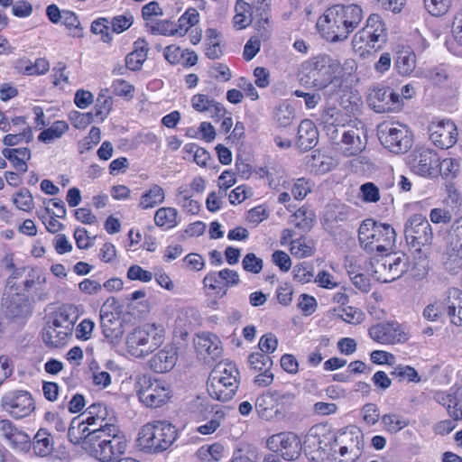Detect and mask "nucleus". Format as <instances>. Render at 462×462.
<instances>
[{"label": "nucleus", "mask_w": 462, "mask_h": 462, "mask_svg": "<svg viewBox=\"0 0 462 462\" xmlns=\"http://www.w3.org/2000/svg\"><path fill=\"white\" fill-rule=\"evenodd\" d=\"M107 93V89L101 90V92L97 96L95 106V116H100L102 121L108 115L112 107V100L111 97H108Z\"/></svg>", "instance_id": "nucleus-47"}, {"label": "nucleus", "mask_w": 462, "mask_h": 462, "mask_svg": "<svg viewBox=\"0 0 462 462\" xmlns=\"http://www.w3.org/2000/svg\"><path fill=\"white\" fill-rule=\"evenodd\" d=\"M350 217V208L345 205L329 206L325 213V220L341 223L348 220Z\"/></svg>", "instance_id": "nucleus-44"}, {"label": "nucleus", "mask_w": 462, "mask_h": 462, "mask_svg": "<svg viewBox=\"0 0 462 462\" xmlns=\"http://www.w3.org/2000/svg\"><path fill=\"white\" fill-rule=\"evenodd\" d=\"M178 211L174 208H161L154 215L156 226L171 229L178 225Z\"/></svg>", "instance_id": "nucleus-37"}, {"label": "nucleus", "mask_w": 462, "mask_h": 462, "mask_svg": "<svg viewBox=\"0 0 462 462\" xmlns=\"http://www.w3.org/2000/svg\"><path fill=\"white\" fill-rule=\"evenodd\" d=\"M428 128L430 140L441 149L450 148L457 141V126L450 120L431 122Z\"/></svg>", "instance_id": "nucleus-16"}, {"label": "nucleus", "mask_w": 462, "mask_h": 462, "mask_svg": "<svg viewBox=\"0 0 462 462\" xmlns=\"http://www.w3.org/2000/svg\"><path fill=\"white\" fill-rule=\"evenodd\" d=\"M177 199L178 204L189 214H197L199 210V203L194 199H191V194H189L186 187H180L177 189Z\"/></svg>", "instance_id": "nucleus-43"}, {"label": "nucleus", "mask_w": 462, "mask_h": 462, "mask_svg": "<svg viewBox=\"0 0 462 462\" xmlns=\"http://www.w3.org/2000/svg\"><path fill=\"white\" fill-rule=\"evenodd\" d=\"M228 383L222 384L220 379L208 378L207 382V390L209 396L220 402L231 400L238 389V379L229 378Z\"/></svg>", "instance_id": "nucleus-25"}, {"label": "nucleus", "mask_w": 462, "mask_h": 462, "mask_svg": "<svg viewBox=\"0 0 462 462\" xmlns=\"http://www.w3.org/2000/svg\"><path fill=\"white\" fill-rule=\"evenodd\" d=\"M305 83L317 89H323L334 82L339 69V62L328 55H319L303 65Z\"/></svg>", "instance_id": "nucleus-4"}, {"label": "nucleus", "mask_w": 462, "mask_h": 462, "mask_svg": "<svg viewBox=\"0 0 462 462\" xmlns=\"http://www.w3.org/2000/svg\"><path fill=\"white\" fill-rule=\"evenodd\" d=\"M250 367L255 371L268 370L273 365L271 357L263 353H252L248 356Z\"/></svg>", "instance_id": "nucleus-49"}, {"label": "nucleus", "mask_w": 462, "mask_h": 462, "mask_svg": "<svg viewBox=\"0 0 462 462\" xmlns=\"http://www.w3.org/2000/svg\"><path fill=\"white\" fill-rule=\"evenodd\" d=\"M61 22L69 30L71 31V36L78 38L83 36V28L81 27L80 22L75 13L69 10H63Z\"/></svg>", "instance_id": "nucleus-46"}, {"label": "nucleus", "mask_w": 462, "mask_h": 462, "mask_svg": "<svg viewBox=\"0 0 462 462\" xmlns=\"http://www.w3.org/2000/svg\"><path fill=\"white\" fill-rule=\"evenodd\" d=\"M102 333L107 341L117 345L124 335L123 322L117 313H106L100 315Z\"/></svg>", "instance_id": "nucleus-22"}, {"label": "nucleus", "mask_w": 462, "mask_h": 462, "mask_svg": "<svg viewBox=\"0 0 462 462\" xmlns=\"http://www.w3.org/2000/svg\"><path fill=\"white\" fill-rule=\"evenodd\" d=\"M312 185L305 178L298 179L293 184L291 193L296 199H303L311 190Z\"/></svg>", "instance_id": "nucleus-61"}, {"label": "nucleus", "mask_w": 462, "mask_h": 462, "mask_svg": "<svg viewBox=\"0 0 462 462\" xmlns=\"http://www.w3.org/2000/svg\"><path fill=\"white\" fill-rule=\"evenodd\" d=\"M177 438L175 427L165 420H156L143 425L138 433L139 447L150 453L168 449Z\"/></svg>", "instance_id": "nucleus-2"}, {"label": "nucleus", "mask_w": 462, "mask_h": 462, "mask_svg": "<svg viewBox=\"0 0 462 462\" xmlns=\"http://www.w3.org/2000/svg\"><path fill=\"white\" fill-rule=\"evenodd\" d=\"M291 217V223L296 227L303 230L304 232H307L312 228L316 216L312 210L302 207L299 208Z\"/></svg>", "instance_id": "nucleus-36"}, {"label": "nucleus", "mask_w": 462, "mask_h": 462, "mask_svg": "<svg viewBox=\"0 0 462 462\" xmlns=\"http://www.w3.org/2000/svg\"><path fill=\"white\" fill-rule=\"evenodd\" d=\"M269 449L279 453L282 457L288 461L297 459L301 452V441L293 432H280L272 435L267 439Z\"/></svg>", "instance_id": "nucleus-12"}, {"label": "nucleus", "mask_w": 462, "mask_h": 462, "mask_svg": "<svg viewBox=\"0 0 462 462\" xmlns=\"http://www.w3.org/2000/svg\"><path fill=\"white\" fill-rule=\"evenodd\" d=\"M33 451L37 456L46 457L53 449V442L50 433L45 429H40L33 438Z\"/></svg>", "instance_id": "nucleus-34"}, {"label": "nucleus", "mask_w": 462, "mask_h": 462, "mask_svg": "<svg viewBox=\"0 0 462 462\" xmlns=\"http://www.w3.org/2000/svg\"><path fill=\"white\" fill-rule=\"evenodd\" d=\"M445 312L450 318L452 324L462 326V292L460 290L451 288L447 292V297L441 302Z\"/></svg>", "instance_id": "nucleus-26"}, {"label": "nucleus", "mask_w": 462, "mask_h": 462, "mask_svg": "<svg viewBox=\"0 0 462 462\" xmlns=\"http://www.w3.org/2000/svg\"><path fill=\"white\" fill-rule=\"evenodd\" d=\"M33 138V134L31 126H24L22 132L13 133L4 137L3 143L6 146H14L22 143H30Z\"/></svg>", "instance_id": "nucleus-45"}, {"label": "nucleus", "mask_w": 462, "mask_h": 462, "mask_svg": "<svg viewBox=\"0 0 462 462\" xmlns=\"http://www.w3.org/2000/svg\"><path fill=\"white\" fill-rule=\"evenodd\" d=\"M91 454L102 462H110L113 460V451L109 448V441L102 440L98 447H93Z\"/></svg>", "instance_id": "nucleus-60"}, {"label": "nucleus", "mask_w": 462, "mask_h": 462, "mask_svg": "<svg viewBox=\"0 0 462 462\" xmlns=\"http://www.w3.org/2000/svg\"><path fill=\"white\" fill-rule=\"evenodd\" d=\"M165 199L164 190L157 184L152 185L148 191L141 197L139 207L143 209L154 208L163 202Z\"/></svg>", "instance_id": "nucleus-35"}, {"label": "nucleus", "mask_w": 462, "mask_h": 462, "mask_svg": "<svg viewBox=\"0 0 462 462\" xmlns=\"http://www.w3.org/2000/svg\"><path fill=\"white\" fill-rule=\"evenodd\" d=\"M162 342V330L150 324L134 328L126 337L128 350L136 357L148 356L157 349Z\"/></svg>", "instance_id": "nucleus-6"}, {"label": "nucleus", "mask_w": 462, "mask_h": 462, "mask_svg": "<svg viewBox=\"0 0 462 462\" xmlns=\"http://www.w3.org/2000/svg\"><path fill=\"white\" fill-rule=\"evenodd\" d=\"M439 157L430 149H421L414 154L412 169L423 177H434L438 174Z\"/></svg>", "instance_id": "nucleus-20"}, {"label": "nucleus", "mask_w": 462, "mask_h": 462, "mask_svg": "<svg viewBox=\"0 0 462 462\" xmlns=\"http://www.w3.org/2000/svg\"><path fill=\"white\" fill-rule=\"evenodd\" d=\"M69 129V125L65 121H56L52 125L43 130L39 135L40 142L50 143L53 140L61 137V135Z\"/></svg>", "instance_id": "nucleus-41"}, {"label": "nucleus", "mask_w": 462, "mask_h": 462, "mask_svg": "<svg viewBox=\"0 0 462 462\" xmlns=\"http://www.w3.org/2000/svg\"><path fill=\"white\" fill-rule=\"evenodd\" d=\"M3 298V311L11 319L24 318L31 313L28 297L23 293L6 291Z\"/></svg>", "instance_id": "nucleus-19"}, {"label": "nucleus", "mask_w": 462, "mask_h": 462, "mask_svg": "<svg viewBox=\"0 0 462 462\" xmlns=\"http://www.w3.org/2000/svg\"><path fill=\"white\" fill-rule=\"evenodd\" d=\"M387 41L386 28L380 15L372 14L369 15L366 24L353 37L352 44L356 51L361 55L371 49H381Z\"/></svg>", "instance_id": "nucleus-5"}, {"label": "nucleus", "mask_w": 462, "mask_h": 462, "mask_svg": "<svg viewBox=\"0 0 462 462\" xmlns=\"http://www.w3.org/2000/svg\"><path fill=\"white\" fill-rule=\"evenodd\" d=\"M137 390L140 402L147 407L157 408L163 405L171 397V391L162 382L143 378Z\"/></svg>", "instance_id": "nucleus-13"}, {"label": "nucleus", "mask_w": 462, "mask_h": 462, "mask_svg": "<svg viewBox=\"0 0 462 462\" xmlns=\"http://www.w3.org/2000/svg\"><path fill=\"white\" fill-rule=\"evenodd\" d=\"M404 235L407 244L426 258L433 240V232L428 219L421 214L411 216L405 223Z\"/></svg>", "instance_id": "nucleus-7"}, {"label": "nucleus", "mask_w": 462, "mask_h": 462, "mask_svg": "<svg viewBox=\"0 0 462 462\" xmlns=\"http://www.w3.org/2000/svg\"><path fill=\"white\" fill-rule=\"evenodd\" d=\"M84 414L86 415L84 421L88 426H99L106 422V408L102 403L91 404Z\"/></svg>", "instance_id": "nucleus-39"}, {"label": "nucleus", "mask_w": 462, "mask_h": 462, "mask_svg": "<svg viewBox=\"0 0 462 462\" xmlns=\"http://www.w3.org/2000/svg\"><path fill=\"white\" fill-rule=\"evenodd\" d=\"M108 24L109 21L106 18H99L91 24V32L95 34H101L102 41L106 43L112 41Z\"/></svg>", "instance_id": "nucleus-55"}, {"label": "nucleus", "mask_w": 462, "mask_h": 462, "mask_svg": "<svg viewBox=\"0 0 462 462\" xmlns=\"http://www.w3.org/2000/svg\"><path fill=\"white\" fill-rule=\"evenodd\" d=\"M409 268V260L405 254H389L378 264L374 273L378 281L391 282L402 277Z\"/></svg>", "instance_id": "nucleus-14"}, {"label": "nucleus", "mask_w": 462, "mask_h": 462, "mask_svg": "<svg viewBox=\"0 0 462 462\" xmlns=\"http://www.w3.org/2000/svg\"><path fill=\"white\" fill-rule=\"evenodd\" d=\"M69 120L74 127L82 129L86 128L94 120V115L92 113H80L73 111L69 114Z\"/></svg>", "instance_id": "nucleus-59"}, {"label": "nucleus", "mask_w": 462, "mask_h": 462, "mask_svg": "<svg viewBox=\"0 0 462 462\" xmlns=\"http://www.w3.org/2000/svg\"><path fill=\"white\" fill-rule=\"evenodd\" d=\"M343 16L337 5L328 8L317 22V28L323 38L331 42H341L349 36V30L345 29Z\"/></svg>", "instance_id": "nucleus-10"}, {"label": "nucleus", "mask_w": 462, "mask_h": 462, "mask_svg": "<svg viewBox=\"0 0 462 462\" xmlns=\"http://www.w3.org/2000/svg\"><path fill=\"white\" fill-rule=\"evenodd\" d=\"M382 424L383 429L391 433L395 434L406 428L410 424V420L397 413H387L382 416Z\"/></svg>", "instance_id": "nucleus-38"}, {"label": "nucleus", "mask_w": 462, "mask_h": 462, "mask_svg": "<svg viewBox=\"0 0 462 462\" xmlns=\"http://www.w3.org/2000/svg\"><path fill=\"white\" fill-rule=\"evenodd\" d=\"M32 196L29 189H22L14 199L15 206L22 210L27 211L32 208Z\"/></svg>", "instance_id": "nucleus-62"}, {"label": "nucleus", "mask_w": 462, "mask_h": 462, "mask_svg": "<svg viewBox=\"0 0 462 462\" xmlns=\"http://www.w3.org/2000/svg\"><path fill=\"white\" fill-rule=\"evenodd\" d=\"M293 275L294 279L301 283L310 282L314 276L311 268L304 263L294 266Z\"/></svg>", "instance_id": "nucleus-64"}, {"label": "nucleus", "mask_w": 462, "mask_h": 462, "mask_svg": "<svg viewBox=\"0 0 462 462\" xmlns=\"http://www.w3.org/2000/svg\"><path fill=\"white\" fill-rule=\"evenodd\" d=\"M345 22V29L349 30V34L355 31L363 19V10L357 5H337Z\"/></svg>", "instance_id": "nucleus-32"}, {"label": "nucleus", "mask_w": 462, "mask_h": 462, "mask_svg": "<svg viewBox=\"0 0 462 462\" xmlns=\"http://www.w3.org/2000/svg\"><path fill=\"white\" fill-rule=\"evenodd\" d=\"M15 275H19L18 278H24L23 281V294L28 291L36 282V280L40 279L33 268L22 267L15 269Z\"/></svg>", "instance_id": "nucleus-51"}, {"label": "nucleus", "mask_w": 462, "mask_h": 462, "mask_svg": "<svg viewBox=\"0 0 462 462\" xmlns=\"http://www.w3.org/2000/svg\"><path fill=\"white\" fill-rule=\"evenodd\" d=\"M198 355L205 361H217L221 357L223 348L219 338L210 333H202L194 339Z\"/></svg>", "instance_id": "nucleus-18"}, {"label": "nucleus", "mask_w": 462, "mask_h": 462, "mask_svg": "<svg viewBox=\"0 0 462 462\" xmlns=\"http://www.w3.org/2000/svg\"><path fill=\"white\" fill-rule=\"evenodd\" d=\"M445 178H453L459 171V163L453 158H446L439 161L438 172Z\"/></svg>", "instance_id": "nucleus-54"}, {"label": "nucleus", "mask_w": 462, "mask_h": 462, "mask_svg": "<svg viewBox=\"0 0 462 462\" xmlns=\"http://www.w3.org/2000/svg\"><path fill=\"white\" fill-rule=\"evenodd\" d=\"M391 374L399 378L400 381L407 379L409 382H420V377L417 371L410 365H398L391 372Z\"/></svg>", "instance_id": "nucleus-53"}, {"label": "nucleus", "mask_w": 462, "mask_h": 462, "mask_svg": "<svg viewBox=\"0 0 462 462\" xmlns=\"http://www.w3.org/2000/svg\"><path fill=\"white\" fill-rule=\"evenodd\" d=\"M358 239L366 252L384 253L394 246L396 233L391 225L368 218L359 226Z\"/></svg>", "instance_id": "nucleus-1"}, {"label": "nucleus", "mask_w": 462, "mask_h": 462, "mask_svg": "<svg viewBox=\"0 0 462 462\" xmlns=\"http://www.w3.org/2000/svg\"><path fill=\"white\" fill-rule=\"evenodd\" d=\"M0 434L9 441V443L21 449L25 448L30 443V437L23 431L18 430L14 424L7 419L0 420Z\"/></svg>", "instance_id": "nucleus-27"}, {"label": "nucleus", "mask_w": 462, "mask_h": 462, "mask_svg": "<svg viewBox=\"0 0 462 462\" xmlns=\"http://www.w3.org/2000/svg\"><path fill=\"white\" fill-rule=\"evenodd\" d=\"M367 100L369 106L377 113L398 112L403 106L401 95L389 87H374Z\"/></svg>", "instance_id": "nucleus-11"}, {"label": "nucleus", "mask_w": 462, "mask_h": 462, "mask_svg": "<svg viewBox=\"0 0 462 462\" xmlns=\"http://www.w3.org/2000/svg\"><path fill=\"white\" fill-rule=\"evenodd\" d=\"M381 143L393 153L406 152L412 145V138L408 128L398 123H383L378 127Z\"/></svg>", "instance_id": "nucleus-8"}, {"label": "nucleus", "mask_w": 462, "mask_h": 462, "mask_svg": "<svg viewBox=\"0 0 462 462\" xmlns=\"http://www.w3.org/2000/svg\"><path fill=\"white\" fill-rule=\"evenodd\" d=\"M338 432L339 434H330L324 438L323 441L325 443L323 445L326 446V443H330L333 440L337 442L336 445H343L356 451H363L364 436L360 430L354 428Z\"/></svg>", "instance_id": "nucleus-23"}, {"label": "nucleus", "mask_w": 462, "mask_h": 462, "mask_svg": "<svg viewBox=\"0 0 462 462\" xmlns=\"http://www.w3.org/2000/svg\"><path fill=\"white\" fill-rule=\"evenodd\" d=\"M295 118L293 107L288 103H282L273 112V120L279 127L291 125Z\"/></svg>", "instance_id": "nucleus-40"}, {"label": "nucleus", "mask_w": 462, "mask_h": 462, "mask_svg": "<svg viewBox=\"0 0 462 462\" xmlns=\"http://www.w3.org/2000/svg\"><path fill=\"white\" fill-rule=\"evenodd\" d=\"M452 0H424L427 11L433 16H440L448 13Z\"/></svg>", "instance_id": "nucleus-50"}, {"label": "nucleus", "mask_w": 462, "mask_h": 462, "mask_svg": "<svg viewBox=\"0 0 462 462\" xmlns=\"http://www.w3.org/2000/svg\"><path fill=\"white\" fill-rule=\"evenodd\" d=\"M0 407L14 419H23L35 410V402L30 392L14 389L2 395Z\"/></svg>", "instance_id": "nucleus-9"}, {"label": "nucleus", "mask_w": 462, "mask_h": 462, "mask_svg": "<svg viewBox=\"0 0 462 462\" xmlns=\"http://www.w3.org/2000/svg\"><path fill=\"white\" fill-rule=\"evenodd\" d=\"M243 268L252 273H259L263 269V260L258 258L254 253H248L242 261Z\"/></svg>", "instance_id": "nucleus-56"}, {"label": "nucleus", "mask_w": 462, "mask_h": 462, "mask_svg": "<svg viewBox=\"0 0 462 462\" xmlns=\"http://www.w3.org/2000/svg\"><path fill=\"white\" fill-rule=\"evenodd\" d=\"M151 33L161 35H177V30H174L173 23L170 20H159L155 23H147Z\"/></svg>", "instance_id": "nucleus-48"}, {"label": "nucleus", "mask_w": 462, "mask_h": 462, "mask_svg": "<svg viewBox=\"0 0 462 462\" xmlns=\"http://www.w3.org/2000/svg\"><path fill=\"white\" fill-rule=\"evenodd\" d=\"M330 434H339L338 431H334L331 430H328L324 427L314 429V432H311L308 435L307 441L310 447L316 448L318 451H320L323 455H326L331 460L334 461V454L337 455V451H338L339 445H336L337 442L333 440L330 443H326V446L323 444L324 438L328 437Z\"/></svg>", "instance_id": "nucleus-21"}, {"label": "nucleus", "mask_w": 462, "mask_h": 462, "mask_svg": "<svg viewBox=\"0 0 462 462\" xmlns=\"http://www.w3.org/2000/svg\"><path fill=\"white\" fill-rule=\"evenodd\" d=\"M127 278L133 281H141L148 282L152 279V273L149 271L143 270L139 265H132L127 270Z\"/></svg>", "instance_id": "nucleus-63"}, {"label": "nucleus", "mask_w": 462, "mask_h": 462, "mask_svg": "<svg viewBox=\"0 0 462 462\" xmlns=\"http://www.w3.org/2000/svg\"><path fill=\"white\" fill-rule=\"evenodd\" d=\"M2 153L5 158L13 164L16 171L20 172H26L28 171L27 161H29L32 156L29 148H5L3 150Z\"/></svg>", "instance_id": "nucleus-30"}, {"label": "nucleus", "mask_w": 462, "mask_h": 462, "mask_svg": "<svg viewBox=\"0 0 462 462\" xmlns=\"http://www.w3.org/2000/svg\"><path fill=\"white\" fill-rule=\"evenodd\" d=\"M75 325V317L67 308H60L52 313L45 323L42 337L44 344L51 348H59L64 346Z\"/></svg>", "instance_id": "nucleus-3"}, {"label": "nucleus", "mask_w": 462, "mask_h": 462, "mask_svg": "<svg viewBox=\"0 0 462 462\" xmlns=\"http://www.w3.org/2000/svg\"><path fill=\"white\" fill-rule=\"evenodd\" d=\"M199 23V12L195 8H189L178 20L177 34L183 36L188 32L189 27Z\"/></svg>", "instance_id": "nucleus-42"}, {"label": "nucleus", "mask_w": 462, "mask_h": 462, "mask_svg": "<svg viewBox=\"0 0 462 462\" xmlns=\"http://www.w3.org/2000/svg\"><path fill=\"white\" fill-rule=\"evenodd\" d=\"M177 360V347L173 345H166L151 358L150 366L156 373H165L175 366Z\"/></svg>", "instance_id": "nucleus-24"}, {"label": "nucleus", "mask_w": 462, "mask_h": 462, "mask_svg": "<svg viewBox=\"0 0 462 462\" xmlns=\"http://www.w3.org/2000/svg\"><path fill=\"white\" fill-rule=\"evenodd\" d=\"M134 49L125 57L126 68L130 70L136 71L141 69L143 62L147 59L148 42L144 39H138L134 43Z\"/></svg>", "instance_id": "nucleus-29"}, {"label": "nucleus", "mask_w": 462, "mask_h": 462, "mask_svg": "<svg viewBox=\"0 0 462 462\" xmlns=\"http://www.w3.org/2000/svg\"><path fill=\"white\" fill-rule=\"evenodd\" d=\"M367 143V135L362 122L348 125L342 133L340 141L341 150L346 156H354L362 152Z\"/></svg>", "instance_id": "nucleus-15"}, {"label": "nucleus", "mask_w": 462, "mask_h": 462, "mask_svg": "<svg viewBox=\"0 0 462 462\" xmlns=\"http://www.w3.org/2000/svg\"><path fill=\"white\" fill-rule=\"evenodd\" d=\"M361 455V451H356L346 446L339 445L337 455L334 454V462H355Z\"/></svg>", "instance_id": "nucleus-57"}, {"label": "nucleus", "mask_w": 462, "mask_h": 462, "mask_svg": "<svg viewBox=\"0 0 462 462\" xmlns=\"http://www.w3.org/2000/svg\"><path fill=\"white\" fill-rule=\"evenodd\" d=\"M319 139V133L314 123L309 119L302 120L298 127L297 146L303 152L312 149Z\"/></svg>", "instance_id": "nucleus-28"}, {"label": "nucleus", "mask_w": 462, "mask_h": 462, "mask_svg": "<svg viewBox=\"0 0 462 462\" xmlns=\"http://www.w3.org/2000/svg\"><path fill=\"white\" fill-rule=\"evenodd\" d=\"M448 254L454 261L462 258V217L453 223L449 231Z\"/></svg>", "instance_id": "nucleus-31"}, {"label": "nucleus", "mask_w": 462, "mask_h": 462, "mask_svg": "<svg viewBox=\"0 0 462 462\" xmlns=\"http://www.w3.org/2000/svg\"><path fill=\"white\" fill-rule=\"evenodd\" d=\"M371 338L380 344H395L407 339L406 334L397 322H384L369 328Z\"/></svg>", "instance_id": "nucleus-17"}, {"label": "nucleus", "mask_w": 462, "mask_h": 462, "mask_svg": "<svg viewBox=\"0 0 462 462\" xmlns=\"http://www.w3.org/2000/svg\"><path fill=\"white\" fill-rule=\"evenodd\" d=\"M291 253L297 257H308L314 254L312 245L308 244L305 239L299 238L291 243Z\"/></svg>", "instance_id": "nucleus-52"}, {"label": "nucleus", "mask_w": 462, "mask_h": 462, "mask_svg": "<svg viewBox=\"0 0 462 462\" xmlns=\"http://www.w3.org/2000/svg\"><path fill=\"white\" fill-rule=\"evenodd\" d=\"M416 56L410 48H403L397 52L394 67L402 76L410 75L415 69Z\"/></svg>", "instance_id": "nucleus-33"}, {"label": "nucleus", "mask_w": 462, "mask_h": 462, "mask_svg": "<svg viewBox=\"0 0 462 462\" xmlns=\"http://www.w3.org/2000/svg\"><path fill=\"white\" fill-rule=\"evenodd\" d=\"M362 199L365 202L375 203L380 199V191L373 182H366L360 187Z\"/></svg>", "instance_id": "nucleus-58"}]
</instances>
